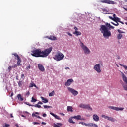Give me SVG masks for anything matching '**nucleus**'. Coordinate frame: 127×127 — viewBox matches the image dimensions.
<instances>
[{"label":"nucleus","instance_id":"nucleus-1","mask_svg":"<svg viewBox=\"0 0 127 127\" xmlns=\"http://www.w3.org/2000/svg\"><path fill=\"white\" fill-rule=\"evenodd\" d=\"M51 51H52V47L46 49L43 51L40 49H36L31 51V55L34 57L46 58L50 54Z\"/></svg>","mask_w":127,"mask_h":127},{"label":"nucleus","instance_id":"nucleus-2","mask_svg":"<svg viewBox=\"0 0 127 127\" xmlns=\"http://www.w3.org/2000/svg\"><path fill=\"white\" fill-rule=\"evenodd\" d=\"M108 28L114 29L115 27L111 25V24H109V23H105V25H101L100 26V28L99 29V30L101 31V33H103V36L105 38H108L112 35L111 32L109 30Z\"/></svg>","mask_w":127,"mask_h":127},{"label":"nucleus","instance_id":"nucleus-3","mask_svg":"<svg viewBox=\"0 0 127 127\" xmlns=\"http://www.w3.org/2000/svg\"><path fill=\"white\" fill-rule=\"evenodd\" d=\"M64 56L62 53L60 52H58L56 53V55L53 57V59L56 61H60L63 60Z\"/></svg>","mask_w":127,"mask_h":127},{"label":"nucleus","instance_id":"nucleus-4","mask_svg":"<svg viewBox=\"0 0 127 127\" xmlns=\"http://www.w3.org/2000/svg\"><path fill=\"white\" fill-rule=\"evenodd\" d=\"M80 46L83 49L84 51V53L85 54H90L91 53V51L88 48L87 46H86L85 45H84V43L83 42L80 43Z\"/></svg>","mask_w":127,"mask_h":127},{"label":"nucleus","instance_id":"nucleus-5","mask_svg":"<svg viewBox=\"0 0 127 127\" xmlns=\"http://www.w3.org/2000/svg\"><path fill=\"white\" fill-rule=\"evenodd\" d=\"M12 55H14L15 57V59H17V64H18V66H21V59H20V57L19 56L17 53H13Z\"/></svg>","mask_w":127,"mask_h":127},{"label":"nucleus","instance_id":"nucleus-6","mask_svg":"<svg viewBox=\"0 0 127 127\" xmlns=\"http://www.w3.org/2000/svg\"><path fill=\"white\" fill-rule=\"evenodd\" d=\"M80 108H82V109H87V110H89V111H93V109L90 106V105H85L83 104H81L79 105Z\"/></svg>","mask_w":127,"mask_h":127},{"label":"nucleus","instance_id":"nucleus-7","mask_svg":"<svg viewBox=\"0 0 127 127\" xmlns=\"http://www.w3.org/2000/svg\"><path fill=\"white\" fill-rule=\"evenodd\" d=\"M101 2H102V3H106L107 4H116V3L114 1L110 0H101Z\"/></svg>","mask_w":127,"mask_h":127},{"label":"nucleus","instance_id":"nucleus-8","mask_svg":"<svg viewBox=\"0 0 127 127\" xmlns=\"http://www.w3.org/2000/svg\"><path fill=\"white\" fill-rule=\"evenodd\" d=\"M67 89L68 91H69V92H71V93L72 94V95H73V96H77V95H78V91H77L75 89L71 88V87H68Z\"/></svg>","mask_w":127,"mask_h":127},{"label":"nucleus","instance_id":"nucleus-9","mask_svg":"<svg viewBox=\"0 0 127 127\" xmlns=\"http://www.w3.org/2000/svg\"><path fill=\"white\" fill-rule=\"evenodd\" d=\"M109 109H111V110H115V111H123V110H124V108H122V107L109 106Z\"/></svg>","mask_w":127,"mask_h":127},{"label":"nucleus","instance_id":"nucleus-10","mask_svg":"<svg viewBox=\"0 0 127 127\" xmlns=\"http://www.w3.org/2000/svg\"><path fill=\"white\" fill-rule=\"evenodd\" d=\"M73 82L74 80L72 79H68L67 81L65 83V86H66V87L68 86H70Z\"/></svg>","mask_w":127,"mask_h":127},{"label":"nucleus","instance_id":"nucleus-11","mask_svg":"<svg viewBox=\"0 0 127 127\" xmlns=\"http://www.w3.org/2000/svg\"><path fill=\"white\" fill-rule=\"evenodd\" d=\"M94 70L98 73H101V69H100V64H97L94 66Z\"/></svg>","mask_w":127,"mask_h":127},{"label":"nucleus","instance_id":"nucleus-12","mask_svg":"<svg viewBox=\"0 0 127 127\" xmlns=\"http://www.w3.org/2000/svg\"><path fill=\"white\" fill-rule=\"evenodd\" d=\"M122 77L124 82L127 85V77L126 76V75H125L124 73H122Z\"/></svg>","mask_w":127,"mask_h":127},{"label":"nucleus","instance_id":"nucleus-13","mask_svg":"<svg viewBox=\"0 0 127 127\" xmlns=\"http://www.w3.org/2000/svg\"><path fill=\"white\" fill-rule=\"evenodd\" d=\"M38 67L40 71H41V72H44V71H45V69L44 68V67L43 66V65H42V64H38Z\"/></svg>","mask_w":127,"mask_h":127},{"label":"nucleus","instance_id":"nucleus-14","mask_svg":"<svg viewBox=\"0 0 127 127\" xmlns=\"http://www.w3.org/2000/svg\"><path fill=\"white\" fill-rule=\"evenodd\" d=\"M93 120L95 122H99L100 121V118L96 114L93 115Z\"/></svg>","mask_w":127,"mask_h":127},{"label":"nucleus","instance_id":"nucleus-15","mask_svg":"<svg viewBox=\"0 0 127 127\" xmlns=\"http://www.w3.org/2000/svg\"><path fill=\"white\" fill-rule=\"evenodd\" d=\"M46 38H48V39H50V40H57V39L56 38V37L54 36H46Z\"/></svg>","mask_w":127,"mask_h":127},{"label":"nucleus","instance_id":"nucleus-16","mask_svg":"<svg viewBox=\"0 0 127 127\" xmlns=\"http://www.w3.org/2000/svg\"><path fill=\"white\" fill-rule=\"evenodd\" d=\"M114 21H115V22H120L122 24H124V22H122V21H121V19L120 18L117 17L116 18H114Z\"/></svg>","mask_w":127,"mask_h":127},{"label":"nucleus","instance_id":"nucleus-17","mask_svg":"<svg viewBox=\"0 0 127 127\" xmlns=\"http://www.w3.org/2000/svg\"><path fill=\"white\" fill-rule=\"evenodd\" d=\"M17 98H18L19 101H23V100H24L23 99V97H22V96H21V94H20L17 95Z\"/></svg>","mask_w":127,"mask_h":127},{"label":"nucleus","instance_id":"nucleus-18","mask_svg":"<svg viewBox=\"0 0 127 127\" xmlns=\"http://www.w3.org/2000/svg\"><path fill=\"white\" fill-rule=\"evenodd\" d=\"M41 99L42 100L43 103L46 104V103H48V100L46 98H44L43 97H41Z\"/></svg>","mask_w":127,"mask_h":127},{"label":"nucleus","instance_id":"nucleus-19","mask_svg":"<svg viewBox=\"0 0 127 127\" xmlns=\"http://www.w3.org/2000/svg\"><path fill=\"white\" fill-rule=\"evenodd\" d=\"M88 127H98V125L97 124H94V123H88Z\"/></svg>","mask_w":127,"mask_h":127},{"label":"nucleus","instance_id":"nucleus-20","mask_svg":"<svg viewBox=\"0 0 127 127\" xmlns=\"http://www.w3.org/2000/svg\"><path fill=\"white\" fill-rule=\"evenodd\" d=\"M50 115L53 116V117H54V118H55L57 120H60V118H59V116H58V115H55V114H54V113H50Z\"/></svg>","mask_w":127,"mask_h":127},{"label":"nucleus","instance_id":"nucleus-21","mask_svg":"<svg viewBox=\"0 0 127 127\" xmlns=\"http://www.w3.org/2000/svg\"><path fill=\"white\" fill-rule=\"evenodd\" d=\"M73 34H75L76 36H79V35H81L82 34V33L77 31L74 32Z\"/></svg>","mask_w":127,"mask_h":127},{"label":"nucleus","instance_id":"nucleus-22","mask_svg":"<svg viewBox=\"0 0 127 127\" xmlns=\"http://www.w3.org/2000/svg\"><path fill=\"white\" fill-rule=\"evenodd\" d=\"M67 110L68 112H73V107L72 106H67Z\"/></svg>","mask_w":127,"mask_h":127},{"label":"nucleus","instance_id":"nucleus-23","mask_svg":"<svg viewBox=\"0 0 127 127\" xmlns=\"http://www.w3.org/2000/svg\"><path fill=\"white\" fill-rule=\"evenodd\" d=\"M73 118L75 120H81V115L75 116L73 117Z\"/></svg>","mask_w":127,"mask_h":127},{"label":"nucleus","instance_id":"nucleus-24","mask_svg":"<svg viewBox=\"0 0 127 127\" xmlns=\"http://www.w3.org/2000/svg\"><path fill=\"white\" fill-rule=\"evenodd\" d=\"M62 126V124L61 123H58V124H54V127H61L60 126Z\"/></svg>","mask_w":127,"mask_h":127},{"label":"nucleus","instance_id":"nucleus-25","mask_svg":"<svg viewBox=\"0 0 127 127\" xmlns=\"http://www.w3.org/2000/svg\"><path fill=\"white\" fill-rule=\"evenodd\" d=\"M107 120L110 121V122H115V119L113 117H110L108 116Z\"/></svg>","mask_w":127,"mask_h":127},{"label":"nucleus","instance_id":"nucleus-26","mask_svg":"<svg viewBox=\"0 0 127 127\" xmlns=\"http://www.w3.org/2000/svg\"><path fill=\"white\" fill-rule=\"evenodd\" d=\"M39 115V112L33 113L32 114V117H35V118H36V117H37V115Z\"/></svg>","mask_w":127,"mask_h":127},{"label":"nucleus","instance_id":"nucleus-27","mask_svg":"<svg viewBox=\"0 0 127 127\" xmlns=\"http://www.w3.org/2000/svg\"><path fill=\"white\" fill-rule=\"evenodd\" d=\"M24 79H25V76H24V74H21L20 80H22V81H23Z\"/></svg>","mask_w":127,"mask_h":127},{"label":"nucleus","instance_id":"nucleus-28","mask_svg":"<svg viewBox=\"0 0 127 127\" xmlns=\"http://www.w3.org/2000/svg\"><path fill=\"white\" fill-rule=\"evenodd\" d=\"M37 101V100L35 98H34V97H32V99L31 102H32V103H35V102H36Z\"/></svg>","mask_w":127,"mask_h":127},{"label":"nucleus","instance_id":"nucleus-29","mask_svg":"<svg viewBox=\"0 0 127 127\" xmlns=\"http://www.w3.org/2000/svg\"><path fill=\"white\" fill-rule=\"evenodd\" d=\"M122 86L123 87V89L125 90V91H127V85H125L124 84H122Z\"/></svg>","mask_w":127,"mask_h":127},{"label":"nucleus","instance_id":"nucleus-30","mask_svg":"<svg viewBox=\"0 0 127 127\" xmlns=\"http://www.w3.org/2000/svg\"><path fill=\"white\" fill-rule=\"evenodd\" d=\"M122 37H123V35L121 34H119L117 35V38L118 39L120 40L121 39Z\"/></svg>","mask_w":127,"mask_h":127},{"label":"nucleus","instance_id":"nucleus-31","mask_svg":"<svg viewBox=\"0 0 127 127\" xmlns=\"http://www.w3.org/2000/svg\"><path fill=\"white\" fill-rule=\"evenodd\" d=\"M18 86L20 87H22V80H20L19 81V82H18Z\"/></svg>","mask_w":127,"mask_h":127},{"label":"nucleus","instance_id":"nucleus-32","mask_svg":"<svg viewBox=\"0 0 127 127\" xmlns=\"http://www.w3.org/2000/svg\"><path fill=\"white\" fill-rule=\"evenodd\" d=\"M54 91H53L52 92L50 93L49 94V97H52L53 96H54Z\"/></svg>","mask_w":127,"mask_h":127},{"label":"nucleus","instance_id":"nucleus-33","mask_svg":"<svg viewBox=\"0 0 127 127\" xmlns=\"http://www.w3.org/2000/svg\"><path fill=\"white\" fill-rule=\"evenodd\" d=\"M79 124H81V125H83V126H85L86 127H88V124H86L85 122H80Z\"/></svg>","mask_w":127,"mask_h":127},{"label":"nucleus","instance_id":"nucleus-34","mask_svg":"<svg viewBox=\"0 0 127 127\" xmlns=\"http://www.w3.org/2000/svg\"><path fill=\"white\" fill-rule=\"evenodd\" d=\"M38 103L36 104L35 105H33V107H35L36 108H39V109H40V108H41V105H38Z\"/></svg>","mask_w":127,"mask_h":127},{"label":"nucleus","instance_id":"nucleus-35","mask_svg":"<svg viewBox=\"0 0 127 127\" xmlns=\"http://www.w3.org/2000/svg\"><path fill=\"white\" fill-rule=\"evenodd\" d=\"M44 109H49L50 108H52V107L50 106H47V105H44Z\"/></svg>","mask_w":127,"mask_h":127},{"label":"nucleus","instance_id":"nucleus-36","mask_svg":"<svg viewBox=\"0 0 127 127\" xmlns=\"http://www.w3.org/2000/svg\"><path fill=\"white\" fill-rule=\"evenodd\" d=\"M32 87H36V85L34 83H31L30 88H32Z\"/></svg>","mask_w":127,"mask_h":127},{"label":"nucleus","instance_id":"nucleus-37","mask_svg":"<svg viewBox=\"0 0 127 127\" xmlns=\"http://www.w3.org/2000/svg\"><path fill=\"white\" fill-rule=\"evenodd\" d=\"M69 122L72 124H75V122L73 121V119H69Z\"/></svg>","mask_w":127,"mask_h":127},{"label":"nucleus","instance_id":"nucleus-38","mask_svg":"<svg viewBox=\"0 0 127 127\" xmlns=\"http://www.w3.org/2000/svg\"><path fill=\"white\" fill-rule=\"evenodd\" d=\"M109 116H106V115H102V118H104V119H108V117Z\"/></svg>","mask_w":127,"mask_h":127},{"label":"nucleus","instance_id":"nucleus-39","mask_svg":"<svg viewBox=\"0 0 127 127\" xmlns=\"http://www.w3.org/2000/svg\"><path fill=\"white\" fill-rule=\"evenodd\" d=\"M117 31H118V32H119V33H125V32H123V31H122L121 30H120V29H118V30H117Z\"/></svg>","mask_w":127,"mask_h":127},{"label":"nucleus","instance_id":"nucleus-40","mask_svg":"<svg viewBox=\"0 0 127 127\" xmlns=\"http://www.w3.org/2000/svg\"><path fill=\"white\" fill-rule=\"evenodd\" d=\"M9 124H5V125L3 126V127H9Z\"/></svg>","mask_w":127,"mask_h":127},{"label":"nucleus","instance_id":"nucleus-41","mask_svg":"<svg viewBox=\"0 0 127 127\" xmlns=\"http://www.w3.org/2000/svg\"><path fill=\"white\" fill-rule=\"evenodd\" d=\"M33 125H40V123L38 122H33Z\"/></svg>","mask_w":127,"mask_h":127},{"label":"nucleus","instance_id":"nucleus-42","mask_svg":"<svg viewBox=\"0 0 127 127\" xmlns=\"http://www.w3.org/2000/svg\"><path fill=\"white\" fill-rule=\"evenodd\" d=\"M29 95H30V92H29V91H28V92L26 93V96H27V97H28V96H29Z\"/></svg>","mask_w":127,"mask_h":127},{"label":"nucleus","instance_id":"nucleus-43","mask_svg":"<svg viewBox=\"0 0 127 127\" xmlns=\"http://www.w3.org/2000/svg\"><path fill=\"white\" fill-rule=\"evenodd\" d=\"M109 18H110V19H111V20H113V21H114V20L115 19V18H113L111 16H109Z\"/></svg>","mask_w":127,"mask_h":127},{"label":"nucleus","instance_id":"nucleus-44","mask_svg":"<svg viewBox=\"0 0 127 127\" xmlns=\"http://www.w3.org/2000/svg\"><path fill=\"white\" fill-rule=\"evenodd\" d=\"M17 66H18V64H15L13 66H12V68H16L17 67Z\"/></svg>","mask_w":127,"mask_h":127},{"label":"nucleus","instance_id":"nucleus-45","mask_svg":"<svg viewBox=\"0 0 127 127\" xmlns=\"http://www.w3.org/2000/svg\"><path fill=\"white\" fill-rule=\"evenodd\" d=\"M67 34L69 36H73V35H72V34H71V33H70V32H67Z\"/></svg>","mask_w":127,"mask_h":127},{"label":"nucleus","instance_id":"nucleus-46","mask_svg":"<svg viewBox=\"0 0 127 127\" xmlns=\"http://www.w3.org/2000/svg\"><path fill=\"white\" fill-rule=\"evenodd\" d=\"M74 29H75V31H78V28L77 27H74Z\"/></svg>","mask_w":127,"mask_h":127},{"label":"nucleus","instance_id":"nucleus-47","mask_svg":"<svg viewBox=\"0 0 127 127\" xmlns=\"http://www.w3.org/2000/svg\"><path fill=\"white\" fill-rule=\"evenodd\" d=\"M12 68V66H9L8 67V70H9V71H11Z\"/></svg>","mask_w":127,"mask_h":127},{"label":"nucleus","instance_id":"nucleus-48","mask_svg":"<svg viewBox=\"0 0 127 127\" xmlns=\"http://www.w3.org/2000/svg\"><path fill=\"white\" fill-rule=\"evenodd\" d=\"M116 58L117 59H120V56L119 55H116Z\"/></svg>","mask_w":127,"mask_h":127},{"label":"nucleus","instance_id":"nucleus-49","mask_svg":"<svg viewBox=\"0 0 127 127\" xmlns=\"http://www.w3.org/2000/svg\"><path fill=\"white\" fill-rule=\"evenodd\" d=\"M27 105H28V106H29V107H33V105L30 104H27Z\"/></svg>","mask_w":127,"mask_h":127},{"label":"nucleus","instance_id":"nucleus-50","mask_svg":"<svg viewBox=\"0 0 127 127\" xmlns=\"http://www.w3.org/2000/svg\"><path fill=\"white\" fill-rule=\"evenodd\" d=\"M115 26H118L119 25V23L116 22V24H114Z\"/></svg>","mask_w":127,"mask_h":127},{"label":"nucleus","instance_id":"nucleus-51","mask_svg":"<svg viewBox=\"0 0 127 127\" xmlns=\"http://www.w3.org/2000/svg\"><path fill=\"white\" fill-rule=\"evenodd\" d=\"M38 104L39 105H42L43 103L41 102H40V101H39V102L38 103Z\"/></svg>","mask_w":127,"mask_h":127},{"label":"nucleus","instance_id":"nucleus-52","mask_svg":"<svg viewBox=\"0 0 127 127\" xmlns=\"http://www.w3.org/2000/svg\"><path fill=\"white\" fill-rule=\"evenodd\" d=\"M123 67H124V68L125 69V70H127V66L124 65Z\"/></svg>","mask_w":127,"mask_h":127},{"label":"nucleus","instance_id":"nucleus-53","mask_svg":"<svg viewBox=\"0 0 127 127\" xmlns=\"http://www.w3.org/2000/svg\"><path fill=\"white\" fill-rule=\"evenodd\" d=\"M30 68H31L30 65H29L28 66H27V67H26V68L28 69H30Z\"/></svg>","mask_w":127,"mask_h":127},{"label":"nucleus","instance_id":"nucleus-54","mask_svg":"<svg viewBox=\"0 0 127 127\" xmlns=\"http://www.w3.org/2000/svg\"><path fill=\"white\" fill-rule=\"evenodd\" d=\"M120 66H121L122 67H124L125 65L124 64H119Z\"/></svg>","mask_w":127,"mask_h":127},{"label":"nucleus","instance_id":"nucleus-55","mask_svg":"<svg viewBox=\"0 0 127 127\" xmlns=\"http://www.w3.org/2000/svg\"><path fill=\"white\" fill-rule=\"evenodd\" d=\"M46 116H47V115H46V114H45V113H44V114H43V117H46Z\"/></svg>","mask_w":127,"mask_h":127},{"label":"nucleus","instance_id":"nucleus-56","mask_svg":"<svg viewBox=\"0 0 127 127\" xmlns=\"http://www.w3.org/2000/svg\"><path fill=\"white\" fill-rule=\"evenodd\" d=\"M36 118H38V119H41V117H40V116L37 115Z\"/></svg>","mask_w":127,"mask_h":127},{"label":"nucleus","instance_id":"nucleus-57","mask_svg":"<svg viewBox=\"0 0 127 127\" xmlns=\"http://www.w3.org/2000/svg\"><path fill=\"white\" fill-rule=\"evenodd\" d=\"M117 17H116V15L115 14H113V18H116Z\"/></svg>","mask_w":127,"mask_h":127},{"label":"nucleus","instance_id":"nucleus-58","mask_svg":"<svg viewBox=\"0 0 127 127\" xmlns=\"http://www.w3.org/2000/svg\"><path fill=\"white\" fill-rule=\"evenodd\" d=\"M18 78H19L18 75L16 76V80H19Z\"/></svg>","mask_w":127,"mask_h":127},{"label":"nucleus","instance_id":"nucleus-59","mask_svg":"<svg viewBox=\"0 0 127 127\" xmlns=\"http://www.w3.org/2000/svg\"><path fill=\"white\" fill-rule=\"evenodd\" d=\"M42 125H46V123H45V122H42Z\"/></svg>","mask_w":127,"mask_h":127},{"label":"nucleus","instance_id":"nucleus-60","mask_svg":"<svg viewBox=\"0 0 127 127\" xmlns=\"http://www.w3.org/2000/svg\"><path fill=\"white\" fill-rule=\"evenodd\" d=\"M13 92H12L11 94V95H10V97H12V96H13Z\"/></svg>","mask_w":127,"mask_h":127},{"label":"nucleus","instance_id":"nucleus-61","mask_svg":"<svg viewBox=\"0 0 127 127\" xmlns=\"http://www.w3.org/2000/svg\"><path fill=\"white\" fill-rule=\"evenodd\" d=\"M10 117L11 118H13V115H12V114H10Z\"/></svg>","mask_w":127,"mask_h":127},{"label":"nucleus","instance_id":"nucleus-62","mask_svg":"<svg viewBox=\"0 0 127 127\" xmlns=\"http://www.w3.org/2000/svg\"><path fill=\"white\" fill-rule=\"evenodd\" d=\"M15 126H16L17 127H19V126L18 124H15Z\"/></svg>","mask_w":127,"mask_h":127},{"label":"nucleus","instance_id":"nucleus-63","mask_svg":"<svg viewBox=\"0 0 127 127\" xmlns=\"http://www.w3.org/2000/svg\"><path fill=\"white\" fill-rule=\"evenodd\" d=\"M111 23L112 24H113V25H115V23H114V22H111Z\"/></svg>","mask_w":127,"mask_h":127},{"label":"nucleus","instance_id":"nucleus-64","mask_svg":"<svg viewBox=\"0 0 127 127\" xmlns=\"http://www.w3.org/2000/svg\"><path fill=\"white\" fill-rule=\"evenodd\" d=\"M65 69H70L69 67H66Z\"/></svg>","mask_w":127,"mask_h":127}]
</instances>
